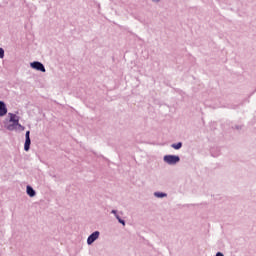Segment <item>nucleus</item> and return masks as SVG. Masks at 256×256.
<instances>
[{"mask_svg": "<svg viewBox=\"0 0 256 256\" xmlns=\"http://www.w3.org/2000/svg\"><path fill=\"white\" fill-rule=\"evenodd\" d=\"M9 121L4 122L5 129L8 131H25V126L19 123V116L8 113Z\"/></svg>", "mask_w": 256, "mask_h": 256, "instance_id": "nucleus-1", "label": "nucleus"}, {"mask_svg": "<svg viewBox=\"0 0 256 256\" xmlns=\"http://www.w3.org/2000/svg\"><path fill=\"white\" fill-rule=\"evenodd\" d=\"M163 161L167 165H177L181 161V158L178 155H165Z\"/></svg>", "mask_w": 256, "mask_h": 256, "instance_id": "nucleus-2", "label": "nucleus"}, {"mask_svg": "<svg viewBox=\"0 0 256 256\" xmlns=\"http://www.w3.org/2000/svg\"><path fill=\"white\" fill-rule=\"evenodd\" d=\"M30 67L32 69H35L36 71H41L42 73H45V71H47L45 69V65H43V63L39 62V61H34L30 63Z\"/></svg>", "mask_w": 256, "mask_h": 256, "instance_id": "nucleus-3", "label": "nucleus"}, {"mask_svg": "<svg viewBox=\"0 0 256 256\" xmlns=\"http://www.w3.org/2000/svg\"><path fill=\"white\" fill-rule=\"evenodd\" d=\"M101 235V232L94 231L92 234H90L87 238V245H91L94 241H97Z\"/></svg>", "mask_w": 256, "mask_h": 256, "instance_id": "nucleus-4", "label": "nucleus"}, {"mask_svg": "<svg viewBox=\"0 0 256 256\" xmlns=\"http://www.w3.org/2000/svg\"><path fill=\"white\" fill-rule=\"evenodd\" d=\"M31 132L27 131L25 134V143H24V151H29L31 149Z\"/></svg>", "mask_w": 256, "mask_h": 256, "instance_id": "nucleus-5", "label": "nucleus"}, {"mask_svg": "<svg viewBox=\"0 0 256 256\" xmlns=\"http://www.w3.org/2000/svg\"><path fill=\"white\" fill-rule=\"evenodd\" d=\"M6 113H7V105H5V102L0 101V117H5Z\"/></svg>", "mask_w": 256, "mask_h": 256, "instance_id": "nucleus-6", "label": "nucleus"}, {"mask_svg": "<svg viewBox=\"0 0 256 256\" xmlns=\"http://www.w3.org/2000/svg\"><path fill=\"white\" fill-rule=\"evenodd\" d=\"M26 193L28 197H35V195H37L35 189H33V187H31L30 185L26 186Z\"/></svg>", "mask_w": 256, "mask_h": 256, "instance_id": "nucleus-7", "label": "nucleus"}, {"mask_svg": "<svg viewBox=\"0 0 256 256\" xmlns=\"http://www.w3.org/2000/svg\"><path fill=\"white\" fill-rule=\"evenodd\" d=\"M112 215H115L116 219L118 220V222L121 225H125V220L121 219V217L119 216V214H117V210H112L111 211Z\"/></svg>", "mask_w": 256, "mask_h": 256, "instance_id": "nucleus-8", "label": "nucleus"}, {"mask_svg": "<svg viewBox=\"0 0 256 256\" xmlns=\"http://www.w3.org/2000/svg\"><path fill=\"white\" fill-rule=\"evenodd\" d=\"M154 197H156L157 199H163V198L167 197V193H165V192H154Z\"/></svg>", "mask_w": 256, "mask_h": 256, "instance_id": "nucleus-9", "label": "nucleus"}, {"mask_svg": "<svg viewBox=\"0 0 256 256\" xmlns=\"http://www.w3.org/2000/svg\"><path fill=\"white\" fill-rule=\"evenodd\" d=\"M172 149H175L176 151H179V149H181V147H183V143L178 142L176 144H171Z\"/></svg>", "mask_w": 256, "mask_h": 256, "instance_id": "nucleus-10", "label": "nucleus"}, {"mask_svg": "<svg viewBox=\"0 0 256 256\" xmlns=\"http://www.w3.org/2000/svg\"><path fill=\"white\" fill-rule=\"evenodd\" d=\"M5 57V50L3 48H0V59H4Z\"/></svg>", "mask_w": 256, "mask_h": 256, "instance_id": "nucleus-11", "label": "nucleus"}, {"mask_svg": "<svg viewBox=\"0 0 256 256\" xmlns=\"http://www.w3.org/2000/svg\"><path fill=\"white\" fill-rule=\"evenodd\" d=\"M232 129H236L237 131H240V129H243V126L235 125L234 127H232Z\"/></svg>", "mask_w": 256, "mask_h": 256, "instance_id": "nucleus-12", "label": "nucleus"}, {"mask_svg": "<svg viewBox=\"0 0 256 256\" xmlns=\"http://www.w3.org/2000/svg\"><path fill=\"white\" fill-rule=\"evenodd\" d=\"M150 1H151V3H155L156 5L161 3V0H150Z\"/></svg>", "mask_w": 256, "mask_h": 256, "instance_id": "nucleus-13", "label": "nucleus"}, {"mask_svg": "<svg viewBox=\"0 0 256 256\" xmlns=\"http://www.w3.org/2000/svg\"><path fill=\"white\" fill-rule=\"evenodd\" d=\"M216 256H225V255L223 254V252H217Z\"/></svg>", "mask_w": 256, "mask_h": 256, "instance_id": "nucleus-14", "label": "nucleus"}, {"mask_svg": "<svg viewBox=\"0 0 256 256\" xmlns=\"http://www.w3.org/2000/svg\"><path fill=\"white\" fill-rule=\"evenodd\" d=\"M233 109H237V106H234Z\"/></svg>", "mask_w": 256, "mask_h": 256, "instance_id": "nucleus-15", "label": "nucleus"}]
</instances>
